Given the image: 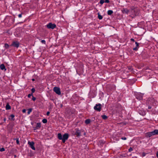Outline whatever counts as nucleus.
Returning a JSON list of instances; mask_svg holds the SVG:
<instances>
[{"mask_svg":"<svg viewBox=\"0 0 158 158\" xmlns=\"http://www.w3.org/2000/svg\"><path fill=\"white\" fill-rule=\"evenodd\" d=\"M18 17L19 18H21L22 17V14H20L18 15Z\"/></svg>","mask_w":158,"mask_h":158,"instance_id":"obj_38","label":"nucleus"},{"mask_svg":"<svg viewBox=\"0 0 158 158\" xmlns=\"http://www.w3.org/2000/svg\"><path fill=\"white\" fill-rule=\"evenodd\" d=\"M49 114H50V112L49 111H48L47 112L46 114H47V115L48 116L49 115Z\"/></svg>","mask_w":158,"mask_h":158,"instance_id":"obj_39","label":"nucleus"},{"mask_svg":"<svg viewBox=\"0 0 158 158\" xmlns=\"http://www.w3.org/2000/svg\"><path fill=\"white\" fill-rule=\"evenodd\" d=\"M32 96V94H29L28 95V98H30L31 97V96Z\"/></svg>","mask_w":158,"mask_h":158,"instance_id":"obj_33","label":"nucleus"},{"mask_svg":"<svg viewBox=\"0 0 158 158\" xmlns=\"http://www.w3.org/2000/svg\"><path fill=\"white\" fill-rule=\"evenodd\" d=\"M148 108L149 109H151V107L150 106H149L148 107Z\"/></svg>","mask_w":158,"mask_h":158,"instance_id":"obj_41","label":"nucleus"},{"mask_svg":"<svg viewBox=\"0 0 158 158\" xmlns=\"http://www.w3.org/2000/svg\"><path fill=\"white\" fill-rule=\"evenodd\" d=\"M47 27L48 29H53L56 27V25L54 24H52L50 23L47 25Z\"/></svg>","mask_w":158,"mask_h":158,"instance_id":"obj_2","label":"nucleus"},{"mask_svg":"<svg viewBox=\"0 0 158 158\" xmlns=\"http://www.w3.org/2000/svg\"><path fill=\"white\" fill-rule=\"evenodd\" d=\"M41 42L42 43L44 44H45V43H46V42H45V40H41Z\"/></svg>","mask_w":158,"mask_h":158,"instance_id":"obj_30","label":"nucleus"},{"mask_svg":"<svg viewBox=\"0 0 158 158\" xmlns=\"http://www.w3.org/2000/svg\"><path fill=\"white\" fill-rule=\"evenodd\" d=\"M135 96L137 99L141 100L143 98V94L141 93H138L136 94Z\"/></svg>","mask_w":158,"mask_h":158,"instance_id":"obj_3","label":"nucleus"},{"mask_svg":"<svg viewBox=\"0 0 158 158\" xmlns=\"http://www.w3.org/2000/svg\"><path fill=\"white\" fill-rule=\"evenodd\" d=\"M146 154V153H143L142 154V157H144L145 156Z\"/></svg>","mask_w":158,"mask_h":158,"instance_id":"obj_36","label":"nucleus"},{"mask_svg":"<svg viewBox=\"0 0 158 158\" xmlns=\"http://www.w3.org/2000/svg\"><path fill=\"white\" fill-rule=\"evenodd\" d=\"M75 134L77 136H79L80 135L81 133L78 130L76 131Z\"/></svg>","mask_w":158,"mask_h":158,"instance_id":"obj_18","label":"nucleus"},{"mask_svg":"<svg viewBox=\"0 0 158 158\" xmlns=\"http://www.w3.org/2000/svg\"><path fill=\"white\" fill-rule=\"evenodd\" d=\"M131 41H135L133 39H132V38H131Z\"/></svg>","mask_w":158,"mask_h":158,"instance_id":"obj_40","label":"nucleus"},{"mask_svg":"<svg viewBox=\"0 0 158 158\" xmlns=\"http://www.w3.org/2000/svg\"><path fill=\"white\" fill-rule=\"evenodd\" d=\"M14 140H16V143L18 144H19V139L18 138H14Z\"/></svg>","mask_w":158,"mask_h":158,"instance_id":"obj_19","label":"nucleus"},{"mask_svg":"<svg viewBox=\"0 0 158 158\" xmlns=\"http://www.w3.org/2000/svg\"><path fill=\"white\" fill-rule=\"evenodd\" d=\"M138 48L136 47L133 48V50L135 51H137L138 50Z\"/></svg>","mask_w":158,"mask_h":158,"instance_id":"obj_28","label":"nucleus"},{"mask_svg":"<svg viewBox=\"0 0 158 158\" xmlns=\"http://www.w3.org/2000/svg\"><path fill=\"white\" fill-rule=\"evenodd\" d=\"M91 122L90 119H88L86 120L85 121V123L86 124H89Z\"/></svg>","mask_w":158,"mask_h":158,"instance_id":"obj_16","label":"nucleus"},{"mask_svg":"<svg viewBox=\"0 0 158 158\" xmlns=\"http://www.w3.org/2000/svg\"><path fill=\"white\" fill-rule=\"evenodd\" d=\"M156 156L158 157V151L156 153Z\"/></svg>","mask_w":158,"mask_h":158,"instance_id":"obj_42","label":"nucleus"},{"mask_svg":"<svg viewBox=\"0 0 158 158\" xmlns=\"http://www.w3.org/2000/svg\"><path fill=\"white\" fill-rule=\"evenodd\" d=\"M153 135L152 131L148 132L146 133V136L147 137H150Z\"/></svg>","mask_w":158,"mask_h":158,"instance_id":"obj_9","label":"nucleus"},{"mask_svg":"<svg viewBox=\"0 0 158 158\" xmlns=\"http://www.w3.org/2000/svg\"><path fill=\"white\" fill-rule=\"evenodd\" d=\"M132 15L134 16H135L138 15V13H137V11L135 10H132Z\"/></svg>","mask_w":158,"mask_h":158,"instance_id":"obj_11","label":"nucleus"},{"mask_svg":"<svg viewBox=\"0 0 158 158\" xmlns=\"http://www.w3.org/2000/svg\"><path fill=\"white\" fill-rule=\"evenodd\" d=\"M19 43L18 41H13L12 42L11 46L18 48L19 46Z\"/></svg>","mask_w":158,"mask_h":158,"instance_id":"obj_6","label":"nucleus"},{"mask_svg":"<svg viewBox=\"0 0 158 158\" xmlns=\"http://www.w3.org/2000/svg\"><path fill=\"white\" fill-rule=\"evenodd\" d=\"M139 114L142 115H145V112L144 111H143L142 110H139L138 111Z\"/></svg>","mask_w":158,"mask_h":158,"instance_id":"obj_12","label":"nucleus"},{"mask_svg":"<svg viewBox=\"0 0 158 158\" xmlns=\"http://www.w3.org/2000/svg\"><path fill=\"white\" fill-rule=\"evenodd\" d=\"M98 17L99 19H102V16L100 15L99 13H98Z\"/></svg>","mask_w":158,"mask_h":158,"instance_id":"obj_21","label":"nucleus"},{"mask_svg":"<svg viewBox=\"0 0 158 158\" xmlns=\"http://www.w3.org/2000/svg\"><path fill=\"white\" fill-rule=\"evenodd\" d=\"M104 2V0H100V3L101 4H102Z\"/></svg>","mask_w":158,"mask_h":158,"instance_id":"obj_25","label":"nucleus"},{"mask_svg":"<svg viewBox=\"0 0 158 158\" xmlns=\"http://www.w3.org/2000/svg\"><path fill=\"white\" fill-rule=\"evenodd\" d=\"M4 121H5L6 120V119H5V118H4Z\"/></svg>","mask_w":158,"mask_h":158,"instance_id":"obj_44","label":"nucleus"},{"mask_svg":"<svg viewBox=\"0 0 158 158\" xmlns=\"http://www.w3.org/2000/svg\"><path fill=\"white\" fill-rule=\"evenodd\" d=\"M132 150H133V149H132V148L131 147H130L128 150L129 152H131L132 151Z\"/></svg>","mask_w":158,"mask_h":158,"instance_id":"obj_31","label":"nucleus"},{"mask_svg":"<svg viewBox=\"0 0 158 158\" xmlns=\"http://www.w3.org/2000/svg\"><path fill=\"white\" fill-rule=\"evenodd\" d=\"M41 127V124L40 123H38L36 124V126L35 128L34 129V130L38 129L40 128Z\"/></svg>","mask_w":158,"mask_h":158,"instance_id":"obj_10","label":"nucleus"},{"mask_svg":"<svg viewBox=\"0 0 158 158\" xmlns=\"http://www.w3.org/2000/svg\"><path fill=\"white\" fill-rule=\"evenodd\" d=\"M104 2L106 3H109V0H104Z\"/></svg>","mask_w":158,"mask_h":158,"instance_id":"obj_32","label":"nucleus"},{"mask_svg":"<svg viewBox=\"0 0 158 158\" xmlns=\"http://www.w3.org/2000/svg\"><path fill=\"white\" fill-rule=\"evenodd\" d=\"M6 110H9L11 109L10 106L8 103H7L6 106Z\"/></svg>","mask_w":158,"mask_h":158,"instance_id":"obj_14","label":"nucleus"},{"mask_svg":"<svg viewBox=\"0 0 158 158\" xmlns=\"http://www.w3.org/2000/svg\"><path fill=\"white\" fill-rule=\"evenodd\" d=\"M32 109L31 108H30L28 110V111L27 112V113L28 114H29L32 111Z\"/></svg>","mask_w":158,"mask_h":158,"instance_id":"obj_23","label":"nucleus"},{"mask_svg":"<svg viewBox=\"0 0 158 158\" xmlns=\"http://www.w3.org/2000/svg\"><path fill=\"white\" fill-rule=\"evenodd\" d=\"M10 117L12 118V119L13 120H14V119H13L14 118V117H15V115L14 114H11L10 115Z\"/></svg>","mask_w":158,"mask_h":158,"instance_id":"obj_27","label":"nucleus"},{"mask_svg":"<svg viewBox=\"0 0 158 158\" xmlns=\"http://www.w3.org/2000/svg\"><path fill=\"white\" fill-rule=\"evenodd\" d=\"M0 68L2 70H4L5 71L6 70L5 65L3 64H1Z\"/></svg>","mask_w":158,"mask_h":158,"instance_id":"obj_13","label":"nucleus"},{"mask_svg":"<svg viewBox=\"0 0 158 158\" xmlns=\"http://www.w3.org/2000/svg\"><path fill=\"white\" fill-rule=\"evenodd\" d=\"M54 91L57 94L60 95L61 94L60 89L57 87H54L53 88Z\"/></svg>","mask_w":158,"mask_h":158,"instance_id":"obj_5","label":"nucleus"},{"mask_svg":"<svg viewBox=\"0 0 158 158\" xmlns=\"http://www.w3.org/2000/svg\"><path fill=\"white\" fill-rule=\"evenodd\" d=\"M28 144L29 145L30 147L31 148V149L34 150H35V147H34V143L32 141L31 142L28 141Z\"/></svg>","mask_w":158,"mask_h":158,"instance_id":"obj_7","label":"nucleus"},{"mask_svg":"<svg viewBox=\"0 0 158 158\" xmlns=\"http://www.w3.org/2000/svg\"><path fill=\"white\" fill-rule=\"evenodd\" d=\"M32 81H35V80L33 78V79H32Z\"/></svg>","mask_w":158,"mask_h":158,"instance_id":"obj_43","label":"nucleus"},{"mask_svg":"<svg viewBox=\"0 0 158 158\" xmlns=\"http://www.w3.org/2000/svg\"><path fill=\"white\" fill-rule=\"evenodd\" d=\"M22 112L23 113H25L26 112V110L25 109L23 110H22Z\"/></svg>","mask_w":158,"mask_h":158,"instance_id":"obj_37","label":"nucleus"},{"mask_svg":"<svg viewBox=\"0 0 158 158\" xmlns=\"http://www.w3.org/2000/svg\"><path fill=\"white\" fill-rule=\"evenodd\" d=\"M42 122L43 123H47V119H44L43 120H42Z\"/></svg>","mask_w":158,"mask_h":158,"instance_id":"obj_22","label":"nucleus"},{"mask_svg":"<svg viewBox=\"0 0 158 158\" xmlns=\"http://www.w3.org/2000/svg\"><path fill=\"white\" fill-rule=\"evenodd\" d=\"M32 100L33 101H35L36 100L35 98V97H34L33 96H32Z\"/></svg>","mask_w":158,"mask_h":158,"instance_id":"obj_34","label":"nucleus"},{"mask_svg":"<svg viewBox=\"0 0 158 158\" xmlns=\"http://www.w3.org/2000/svg\"><path fill=\"white\" fill-rule=\"evenodd\" d=\"M135 44L136 45V47H137L138 48H139V44L137 43V42H135Z\"/></svg>","mask_w":158,"mask_h":158,"instance_id":"obj_29","label":"nucleus"},{"mask_svg":"<svg viewBox=\"0 0 158 158\" xmlns=\"http://www.w3.org/2000/svg\"><path fill=\"white\" fill-rule=\"evenodd\" d=\"M121 139L123 140H126L127 139V138L125 137H122L121 138Z\"/></svg>","mask_w":158,"mask_h":158,"instance_id":"obj_35","label":"nucleus"},{"mask_svg":"<svg viewBox=\"0 0 158 158\" xmlns=\"http://www.w3.org/2000/svg\"><path fill=\"white\" fill-rule=\"evenodd\" d=\"M101 105L100 104H96L94 107V109L98 111H100L101 110Z\"/></svg>","mask_w":158,"mask_h":158,"instance_id":"obj_4","label":"nucleus"},{"mask_svg":"<svg viewBox=\"0 0 158 158\" xmlns=\"http://www.w3.org/2000/svg\"><path fill=\"white\" fill-rule=\"evenodd\" d=\"M35 89L34 88H33L31 89V91L32 92V94L34 93L35 92Z\"/></svg>","mask_w":158,"mask_h":158,"instance_id":"obj_26","label":"nucleus"},{"mask_svg":"<svg viewBox=\"0 0 158 158\" xmlns=\"http://www.w3.org/2000/svg\"><path fill=\"white\" fill-rule=\"evenodd\" d=\"M153 135L158 134V130H155L153 131H152Z\"/></svg>","mask_w":158,"mask_h":158,"instance_id":"obj_15","label":"nucleus"},{"mask_svg":"<svg viewBox=\"0 0 158 158\" xmlns=\"http://www.w3.org/2000/svg\"><path fill=\"white\" fill-rule=\"evenodd\" d=\"M5 47L6 48H7L9 47V45L7 44H5Z\"/></svg>","mask_w":158,"mask_h":158,"instance_id":"obj_24","label":"nucleus"},{"mask_svg":"<svg viewBox=\"0 0 158 158\" xmlns=\"http://www.w3.org/2000/svg\"><path fill=\"white\" fill-rule=\"evenodd\" d=\"M102 117L104 119H106L107 118V117L106 115H102Z\"/></svg>","mask_w":158,"mask_h":158,"instance_id":"obj_20","label":"nucleus"},{"mask_svg":"<svg viewBox=\"0 0 158 158\" xmlns=\"http://www.w3.org/2000/svg\"><path fill=\"white\" fill-rule=\"evenodd\" d=\"M122 11L123 14H127L129 12V10L127 8H123L122 10Z\"/></svg>","mask_w":158,"mask_h":158,"instance_id":"obj_8","label":"nucleus"},{"mask_svg":"<svg viewBox=\"0 0 158 158\" xmlns=\"http://www.w3.org/2000/svg\"><path fill=\"white\" fill-rule=\"evenodd\" d=\"M57 137L59 139L62 140V142L64 143L65 141L68 139L69 135L68 133H65L62 136L61 133H59L58 134Z\"/></svg>","mask_w":158,"mask_h":158,"instance_id":"obj_1","label":"nucleus"},{"mask_svg":"<svg viewBox=\"0 0 158 158\" xmlns=\"http://www.w3.org/2000/svg\"><path fill=\"white\" fill-rule=\"evenodd\" d=\"M113 12L112 10H108L107 11V14L109 15H111L113 13Z\"/></svg>","mask_w":158,"mask_h":158,"instance_id":"obj_17","label":"nucleus"}]
</instances>
